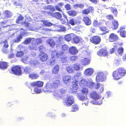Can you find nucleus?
I'll return each instance as SVG.
<instances>
[{"label":"nucleus","instance_id":"nucleus-1","mask_svg":"<svg viewBox=\"0 0 126 126\" xmlns=\"http://www.w3.org/2000/svg\"><path fill=\"white\" fill-rule=\"evenodd\" d=\"M60 84V81L59 80L54 81L52 83L48 82L46 84L44 90L45 92L49 93L54 91Z\"/></svg>","mask_w":126,"mask_h":126},{"label":"nucleus","instance_id":"nucleus-2","mask_svg":"<svg viewBox=\"0 0 126 126\" xmlns=\"http://www.w3.org/2000/svg\"><path fill=\"white\" fill-rule=\"evenodd\" d=\"M126 74V70L124 68L119 67L113 71L112 76L114 80H118L122 78Z\"/></svg>","mask_w":126,"mask_h":126},{"label":"nucleus","instance_id":"nucleus-3","mask_svg":"<svg viewBox=\"0 0 126 126\" xmlns=\"http://www.w3.org/2000/svg\"><path fill=\"white\" fill-rule=\"evenodd\" d=\"M80 73L75 74L73 78L74 80L72 81V90L73 92H76L79 88L78 78L81 75Z\"/></svg>","mask_w":126,"mask_h":126},{"label":"nucleus","instance_id":"nucleus-4","mask_svg":"<svg viewBox=\"0 0 126 126\" xmlns=\"http://www.w3.org/2000/svg\"><path fill=\"white\" fill-rule=\"evenodd\" d=\"M61 55L56 50H53L51 52V57L50 60L47 61L48 64L50 66L54 65L56 63L55 59H58Z\"/></svg>","mask_w":126,"mask_h":126},{"label":"nucleus","instance_id":"nucleus-5","mask_svg":"<svg viewBox=\"0 0 126 126\" xmlns=\"http://www.w3.org/2000/svg\"><path fill=\"white\" fill-rule=\"evenodd\" d=\"M11 70L13 73L15 75L19 76L22 74V70L20 67L18 65H15L12 67Z\"/></svg>","mask_w":126,"mask_h":126},{"label":"nucleus","instance_id":"nucleus-6","mask_svg":"<svg viewBox=\"0 0 126 126\" xmlns=\"http://www.w3.org/2000/svg\"><path fill=\"white\" fill-rule=\"evenodd\" d=\"M105 21L104 20H102V24L98 26L99 30L103 32L101 34V35H103L109 32V31L107 29L106 26L104 25Z\"/></svg>","mask_w":126,"mask_h":126},{"label":"nucleus","instance_id":"nucleus-7","mask_svg":"<svg viewBox=\"0 0 126 126\" xmlns=\"http://www.w3.org/2000/svg\"><path fill=\"white\" fill-rule=\"evenodd\" d=\"M114 48H112L110 51V53L112 54L115 52L117 50V53L115 52L116 54H118L119 55H122L124 51V49L122 47H120L117 49V45L113 46Z\"/></svg>","mask_w":126,"mask_h":126},{"label":"nucleus","instance_id":"nucleus-8","mask_svg":"<svg viewBox=\"0 0 126 126\" xmlns=\"http://www.w3.org/2000/svg\"><path fill=\"white\" fill-rule=\"evenodd\" d=\"M90 40L92 43L95 45H97L100 43L101 39L100 36L96 35L91 37Z\"/></svg>","mask_w":126,"mask_h":126},{"label":"nucleus","instance_id":"nucleus-9","mask_svg":"<svg viewBox=\"0 0 126 126\" xmlns=\"http://www.w3.org/2000/svg\"><path fill=\"white\" fill-rule=\"evenodd\" d=\"M74 99L73 96L70 95L68 96L66 98L65 102L66 105L69 106L74 103Z\"/></svg>","mask_w":126,"mask_h":126},{"label":"nucleus","instance_id":"nucleus-10","mask_svg":"<svg viewBox=\"0 0 126 126\" xmlns=\"http://www.w3.org/2000/svg\"><path fill=\"white\" fill-rule=\"evenodd\" d=\"M119 38L118 36L114 33H110L108 37L109 41L110 42H113L118 41Z\"/></svg>","mask_w":126,"mask_h":126},{"label":"nucleus","instance_id":"nucleus-11","mask_svg":"<svg viewBox=\"0 0 126 126\" xmlns=\"http://www.w3.org/2000/svg\"><path fill=\"white\" fill-rule=\"evenodd\" d=\"M97 54L100 56H108V53L106 49L101 48L97 52Z\"/></svg>","mask_w":126,"mask_h":126},{"label":"nucleus","instance_id":"nucleus-12","mask_svg":"<svg viewBox=\"0 0 126 126\" xmlns=\"http://www.w3.org/2000/svg\"><path fill=\"white\" fill-rule=\"evenodd\" d=\"M44 84V83L43 82L38 80L31 83L30 84V85L32 87H36L37 88H40L42 87Z\"/></svg>","mask_w":126,"mask_h":126},{"label":"nucleus","instance_id":"nucleus-13","mask_svg":"<svg viewBox=\"0 0 126 126\" xmlns=\"http://www.w3.org/2000/svg\"><path fill=\"white\" fill-rule=\"evenodd\" d=\"M89 97L90 98L95 100L99 99L100 98L99 95L96 91H93L90 92L89 94Z\"/></svg>","mask_w":126,"mask_h":126},{"label":"nucleus","instance_id":"nucleus-14","mask_svg":"<svg viewBox=\"0 0 126 126\" xmlns=\"http://www.w3.org/2000/svg\"><path fill=\"white\" fill-rule=\"evenodd\" d=\"M71 76L69 75H66L63 77L62 81L65 84L70 82L72 79Z\"/></svg>","mask_w":126,"mask_h":126},{"label":"nucleus","instance_id":"nucleus-15","mask_svg":"<svg viewBox=\"0 0 126 126\" xmlns=\"http://www.w3.org/2000/svg\"><path fill=\"white\" fill-rule=\"evenodd\" d=\"M106 79L105 76L102 73H99L96 77V79L97 81H103Z\"/></svg>","mask_w":126,"mask_h":126},{"label":"nucleus","instance_id":"nucleus-16","mask_svg":"<svg viewBox=\"0 0 126 126\" xmlns=\"http://www.w3.org/2000/svg\"><path fill=\"white\" fill-rule=\"evenodd\" d=\"M69 52L73 55H75L78 52L76 47L75 46H71L68 49Z\"/></svg>","mask_w":126,"mask_h":126},{"label":"nucleus","instance_id":"nucleus-17","mask_svg":"<svg viewBox=\"0 0 126 126\" xmlns=\"http://www.w3.org/2000/svg\"><path fill=\"white\" fill-rule=\"evenodd\" d=\"M39 57L41 61L42 62H44L47 60L48 56L47 54L45 53H43L39 54Z\"/></svg>","mask_w":126,"mask_h":126},{"label":"nucleus","instance_id":"nucleus-18","mask_svg":"<svg viewBox=\"0 0 126 126\" xmlns=\"http://www.w3.org/2000/svg\"><path fill=\"white\" fill-rule=\"evenodd\" d=\"M94 10V8L93 7L90 6L88 8L83 10L82 13L83 14L87 15L90 12H92Z\"/></svg>","mask_w":126,"mask_h":126},{"label":"nucleus","instance_id":"nucleus-19","mask_svg":"<svg viewBox=\"0 0 126 126\" xmlns=\"http://www.w3.org/2000/svg\"><path fill=\"white\" fill-rule=\"evenodd\" d=\"M1 43L3 44L2 48V51L5 53L7 51V48L9 47L8 42L7 40H5Z\"/></svg>","mask_w":126,"mask_h":126},{"label":"nucleus","instance_id":"nucleus-20","mask_svg":"<svg viewBox=\"0 0 126 126\" xmlns=\"http://www.w3.org/2000/svg\"><path fill=\"white\" fill-rule=\"evenodd\" d=\"M82 20L86 25L89 26L91 24L92 22L91 19L87 16L84 17Z\"/></svg>","mask_w":126,"mask_h":126},{"label":"nucleus","instance_id":"nucleus-21","mask_svg":"<svg viewBox=\"0 0 126 126\" xmlns=\"http://www.w3.org/2000/svg\"><path fill=\"white\" fill-rule=\"evenodd\" d=\"M73 42L77 44L79 42H82V38L78 36H75L73 38Z\"/></svg>","mask_w":126,"mask_h":126},{"label":"nucleus","instance_id":"nucleus-22","mask_svg":"<svg viewBox=\"0 0 126 126\" xmlns=\"http://www.w3.org/2000/svg\"><path fill=\"white\" fill-rule=\"evenodd\" d=\"M93 72V70L91 68H88L85 70L84 73L85 75L89 76L92 74Z\"/></svg>","mask_w":126,"mask_h":126},{"label":"nucleus","instance_id":"nucleus-23","mask_svg":"<svg viewBox=\"0 0 126 126\" xmlns=\"http://www.w3.org/2000/svg\"><path fill=\"white\" fill-rule=\"evenodd\" d=\"M8 66V63L4 61L0 62V68L1 69H6Z\"/></svg>","mask_w":126,"mask_h":126},{"label":"nucleus","instance_id":"nucleus-24","mask_svg":"<svg viewBox=\"0 0 126 126\" xmlns=\"http://www.w3.org/2000/svg\"><path fill=\"white\" fill-rule=\"evenodd\" d=\"M79 85L80 86L84 87L88 85V82L85 79H82L79 81Z\"/></svg>","mask_w":126,"mask_h":126},{"label":"nucleus","instance_id":"nucleus-25","mask_svg":"<svg viewBox=\"0 0 126 126\" xmlns=\"http://www.w3.org/2000/svg\"><path fill=\"white\" fill-rule=\"evenodd\" d=\"M25 34L26 33L25 32H22V34H21L17 37L16 39L14 40V42L17 43L20 42L21 40L23 38L22 36L25 35Z\"/></svg>","mask_w":126,"mask_h":126},{"label":"nucleus","instance_id":"nucleus-26","mask_svg":"<svg viewBox=\"0 0 126 126\" xmlns=\"http://www.w3.org/2000/svg\"><path fill=\"white\" fill-rule=\"evenodd\" d=\"M29 78L32 79H35L39 77V75L35 73H31L29 75Z\"/></svg>","mask_w":126,"mask_h":126},{"label":"nucleus","instance_id":"nucleus-27","mask_svg":"<svg viewBox=\"0 0 126 126\" xmlns=\"http://www.w3.org/2000/svg\"><path fill=\"white\" fill-rule=\"evenodd\" d=\"M60 67L58 65H55L52 70V73L53 74H57L59 72Z\"/></svg>","mask_w":126,"mask_h":126},{"label":"nucleus","instance_id":"nucleus-28","mask_svg":"<svg viewBox=\"0 0 126 126\" xmlns=\"http://www.w3.org/2000/svg\"><path fill=\"white\" fill-rule=\"evenodd\" d=\"M81 22L79 20L77 22H76L75 19L73 18H71L69 20V23L72 26H74L76 24H80Z\"/></svg>","mask_w":126,"mask_h":126},{"label":"nucleus","instance_id":"nucleus-29","mask_svg":"<svg viewBox=\"0 0 126 126\" xmlns=\"http://www.w3.org/2000/svg\"><path fill=\"white\" fill-rule=\"evenodd\" d=\"M52 17L58 19H60L62 17V16L61 14L59 12H56L54 13L53 12Z\"/></svg>","mask_w":126,"mask_h":126},{"label":"nucleus","instance_id":"nucleus-30","mask_svg":"<svg viewBox=\"0 0 126 126\" xmlns=\"http://www.w3.org/2000/svg\"><path fill=\"white\" fill-rule=\"evenodd\" d=\"M41 21L43 23V26H44L50 27L53 25L52 23L48 20H41Z\"/></svg>","mask_w":126,"mask_h":126},{"label":"nucleus","instance_id":"nucleus-31","mask_svg":"<svg viewBox=\"0 0 126 126\" xmlns=\"http://www.w3.org/2000/svg\"><path fill=\"white\" fill-rule=\"evenodd\" d=\"M118 26L119 24L117 21L115 20L112 22L111 27L113 29L116 30L118 28Z\"/></svg>","mask_w":126,"mask_h":126},{"label":"nucleus","instance_id":"nucleus-32","mask_svg":"<svg viewBox=\"0 0 126 126\" xmlns=\"http://www.w3.org/2000/svg\"><path fill=\"white\" fill-rule=\"evenodd\" d=\"M3 14L5 17L7 18L11 17L12 16L11 12L8 10L5 11Z\"/></svg>","mask_w":126,"mask_h":126},{"label":"nucleus","instance_id":"nucleus-33","mask_svg":"<svg viewBox=\"0 0 126 126\" xmlns=\"http://www.w3.org/2000/svg\"><path fill=\"white\" fill-rule=\"evenodd\" d=\"M82 64L84 65H88L90 63L89 60L87 58H84L81 60Z\"/></svg>","mask_w":126,"mask_h":126},{"label":"nucleus","instance_id":"nucleus-34","mask_svg":"<svg viewBox=\"0 0 126 126\" xmlns=\"http://www.w3.org/2000/svg\"><path fill=\"white\" fill-rule=\"evenodd\" d=\"M67 13L70 16L74 17L76 16L77 14V12L74 10H71L68 11Z\"/></svg>","mask_w":126,"mask_h":126},{"label":"nucleus","instance_id":"nucleus-35","mask_svg":"<svg viewBox=\"0 0 126 126\" xmlns=\"http://www.w3.org/2000/svg\"><path fill=\"white\" fill-rule=\"evenodd\" d=\"M102 20L101 21L99 22L96 19H95L94 20L93 23V26L95 27H98L100 25L102 24Z\"/></svg>","mask_w":126,"mask_h":126},{"label":"nucleus","instance_id":"nucleus-36","mask_svg":"<svg viewBox=\"0 0 126 126\" xmlns=\"http://www.w3.org/2000/svg\"><path fill=\"white\" fill-rule=\"evenodd\" d=\"M24 19V17L21 14H20L17 18L16 20V23L18 24L21 21L23 20Z\"/></svg>","mask_w":126,"mask_h":126},{"label":"nucleus","instance_id":"nucleus-37","mask_svg":"<svg viewBox=\"0 0 126 126\" xmlns=\"http://www.w3.org/2000/svg\"><path fill=\"white\" fill-rule=\"evenodd\" d=\"M42 12L45 16L52 17L53 12L50 11H43Z\"/></svg>","mask_w":126,"mask_h":126},{"label":"nucleus","instance_id":"nucleus-38","mask_svg":"<svg viewBox=\"0 0 126 126\" xmlns=\"http://www.w3.org/2000/svg\"><path fill=\"white\" fill-rule=\"evenodd\" d=\"M68 49V47L67 45H64L62 46V50L63 53L66 52Z\"/></svg>","mask_w":126,"mask_h":126},{"label":"nucleus","instance_id":"nucleus-39","mask_svg":"<svg viewBox=\"0 0 126 126\" xmlns=\"http://www.w3.org/2000/svg\"><path fill=\"white\" fill-rule=\"evenodd\" d=\"M81 93L84 95H87L89 93L88 89L87 88H83L81 91Z\"/></svg>","mask_w":126,"mask_h":126},{"label":"nucleus","instance_id":"nucleus-40","mask_svg":"<svg viewBox=\"0 0 126 126\" xmlns=\"http://www.w3.org/2000/svg\"><path fill=\"white\" fill-rule=\"evenodd\" d=\"M45 10L49 9L52 11L54 12L55 10L54 7L51 5H48L47 6L45 7L44 8Z\"/></svg>","mask_w":126,"mask_h":126},{"label":"nucleus","instance_id":"nucleus-41","mask_svg":"<svg viewBox=\"0 0 126 126\" xmlns=\"http://www.w3.org/2000/svg\"><path fill=\"white\" fill-rule=\"evenodd\" d=\"M110 9L112 13L114 14V16H115L116 17L118 13L117 9L115 8H114L112 7H110Z\"/></svg>","mask_w":126,"mask_h":126},{"label":"nucleus","instance_id":"nucleus-42","mask_svg":"<svg viewBox=\"0 0 126 126\" xmlns=\"http://www.w3.org/2000/svg\"><path fill=\"white\" fill-rule=\"evenodd\" d=\"M79 110L78 106L76 104H74L72 105V108L71 111L72 112H75Z\"/></svg>","mask_w":126,"mask_h":126},{"label":"nucleus","instance_id":"nucleus-43","mask_svg":"<svg viewBox=\"0 0 126 126\" xmlns=\"http://www.w3.org/2000/svg\"><path fill=\"white\" fill-rule=\"evenodd\" d=\"M37 46L36 44L34 43H32L29 46V48L31 50H36Z\"/></svg>","mask_w":126,"mask_h":126},{"label":"nucleus","instance_id":"nucleus-44","mask_svg":"<svg viewBox=\"0 0 126 126\" xmlns=\"http://www.w3.org/2000/svg\"><path fill=\"white\" fill-rule=\"evenodd\" d=\"M73 68L74 70L75 71H78L80 69L79 65L77 63L74 64L73 65Z\"/></svg>","mask_w":126,"mask_h":126},{"label":"nucleus","instance_id":"nucleus-45","mask_svg":"<svg viewBox=\"0 0 126 126\" xmlns=\"http://www.w3.org/2000/svg\"><path fill=\"white\" fill-rule=\"evenodd\" d=\"M39 50L41 53H44L46 50L45 48L43 46H41L39 47Z\"/></svg>","mask_w":126,"mask_h":126},{"label":"nucleus","instance_id":"nucleus-46","mask_svg":"<svg viewBox=\"0 0 126 126\" xmlns=\"http://www.w3.org/2000/svg\"><path fill=\"white\" fill-rule=\"evenodd\" d=\"M24 53L21 51H17L16 54V56L17 57H21L23 56Z\"/></svg>","mask_w":126,"mask_h":126},{"label":"nucleus","instance_id":"nucleus-47","mask_svg":"<svg viewBox=\"0 0 126 126\" xmlns=\"http://www.w3.org/2000/svg\"><path fill=\"white\" fill-rule=\"evenodd\" d=\"M66 71L69 73H71L74 72L73 69L71 66H68L66 68Z\"/></svg>","mask_w":126,"mask_h":126},{"label":"nucleus","instance_id":"nucleus-48","mask_svg":"<svg viewBox=\"0 0 126 126\" xmlns=\"http://www.w3.org/2000/svg\"><path fill=\"white\" fill-rule=\"evenodd\" d=\"M87 97L86 95L85 96L83 95H81L79 97V99L82 101H84L87 99Z\"/></svg>","mask_w":126,"mask_h":126},{"label":"nucleus","instance_id":"nucleus-49","mask_svg":"<svg viewBox=\"0 0 126 126\" xmlns=\"http://www.w3.org/2000/svg\"><path fill=\"white\" fill-rule=\"evenodd\" d=\"M31 40L32 39L31 38H28L24 40L23 42V43L25 44H28L31 42Z\"/></svg>","mask_w":126,"mask_h":126},{"label":"nucleus","instance_id":"nucleus-50","mask_svg":"<svg viewBox=\"0 0 126 126\" xmlns=\"http://www.w3.org/2000/svg\"><path fill=\"white\" fill-rule=\"evenodd\" d=\"M84 6V5L82 4H76L74 5L73 6L75 8H83Z\"/></svg>","mask_w":126,"mask_h":126},{"label":"nucleus","instance_id":"nucleus-51","mask_svg":"<svg viewBox=\"0 0 126 126\" xmlns=\"http://www.w3.org/2000/svg\"><path fill=\"white\" fill-rule=\"evenodd\" d=\"M48 43L50 46L52 47H53L55 46V41L53 40H50L49 41Z\"/></svg>","mask_w":126,"mask_h":126},{"label":"nucleus","instance_id":"nucleus-52","mask_svg":"<svg viewBox=\"0 0 126 126\" xmlns=\"http://www.w3.org/2000/svg\"><path fill=\"white\" fill-rule=\"evenodd\" d=\"M65 40L67 41H69L71 39V36L69 34L66 35L65 37Z\"/></svg>","mask_w":126,"mask_h":126},{"label":"nucleus","instance_id":"nucleus-53","mask_svg":"<svg viewBox=\"0 0 126 126\" xmlns=\"http://www.w3.org/2000/svg\"><path fill=\"white\" fill-rule=\"evenodd\" d=\"M8 26L5 22H0V27L1 28H5Z\"/></svg>","mask_w":126,"mask_h":126},{"label":"nucleus","instance_id":"nucleus-54","mask_svg":"<svg viewBox=\"0 0 126 126\" xmlns=\"http://www.w3.org/2000/svg\"><path fill=\"white\" fill-rule=\"evenodd\" d=\"M30 67H29L26 66L24 69V72L26 74H28L30 72Z\"/></svg>","mask_w":126,"mask_h":126},{"label":"nucleus","instance_id":"nucleus-55","mask_svg":"<svg viewBox=\"0 0 126 126\" xmlns=\"http://www.w3.org/2000/svg\"><path fill=\"white\" fill-rule=\"evenodd\" d=\"M34 92L36 93H40L41 92V90L37 87L35 88L34 89Z\"/></svg>","mask_w":126,"mask_h":126},{"label":"nucleus","instance_id":"nucleus-56","mask_svg":"<svg viewBox=\"0 0 126 126\" xmlns=\"http://www.w3.org/2000/svg\"><path fill=\"white\" fill-rule=\"evenodd\" d=\"M78 58V57L76 56H71L70 57V60L72 61H74L76 60Z\"/></svg>","mask_w":126,"mask_h":126},{"label":"nucleus","instance_id":"nucleus-57","mask_svg":"<svg viewBox=\"0 0 126 126\" xmlns=\"http://www.w3.org/2000/svg\"><path fill=\"white\" fill-rule=\"evenodd\" d=\"M120 34L122 37H126V31H124L123 32H120Z\"/></svg>","mask_w":126,"mask_h":126},{"label":"nucleus","instance_id":"nucleus-58","mask_svg":"<svg viewBox=\"0 0 126 126\" xmlns=\"http://www.w3.org/2000/svg\"><path fill=\"white\" fill-rule=\"evenodd\" d=\"M64 7L66 10H70L71 9V7L69 4H66L64 6Z\"/></svg>","mask_w":126,"mask_h":126},{"label":"nucleus","instance_id":"nucleus-59","mask_svg":"<svg viewBox=\"0 0 126 126\" xmlns=\"http://www.w3.org/2000/svg\"><path fill=\"white\" fill-rule=\"evenodd\" d=\"M62 38H59L56 41V42H57L58 43V44H56V47H59V46L60 45V44H61V40L62 39Z\"/></svg>","mask_w":126,"mask_h":126},{"label":"nucleus","instance_id":"nucleus-60","mask_svg":"<svg viewBox=\"0 0 126 126\" xmlns=\"http://www.w3.org/2000/svg\"><path fill=\"white\" fill-rule=\"evenodd\" d=\"M106 17L109 20H113L114 19L113 16L110 15H109L106 16Z\"/></svg>","mask_w":126,"mask_h":126},{"label":"nucleus","instance_id":"nucleus-61","mask_svg":"<svg viewBox=\"0 0 126 126\" xmlns=\"http://www.w3.org/2000/svg\"><path fill=\"white\" fill-rule=\"evenodd\" d=\"M28 58V56H25L22 58L21 60L22 62H24L27 60Z\"/></svg>","mask_w":126,"mask_h":126},{"label":"nucleus","instance_id":"nucleus-62","mask_svg":"<svg viewBox=\"0 0 126 126\" xmlns=\"http://www.w3.org/2000/svg\"><path fill=\"white\" fill-rule=\"evenodd\" d=\"M42 42V40L40 38H37L36 39V42L37 44L41 43Z\"/></svg>","mask_w":126,"mask_h":126},{"label":"nucleus","instance_id":"nucleus-63","mask_svg":"<svg viewBox=\"0 0 126 126\" xmlns=\"http://www.w3.org/2000/svg\"><path fill=\"white\" fill-rule=\"evenodd\" d=\"M55 7L57 11H58L60 12H62V10L61 9V8L60 7L57 5H56Z\"/></svg>","mask_w":126,"mask_h":126},{"label":"nucleus","instance_id":"nucleus-64","mask_svg":"<svg viewBox=\"0 0 126 126\" xmlns=\"http://www.w3.org/2000/svg\"><path fill=\"white\" fill-rule=\"evenodd\" d=\"M96 30L95 28L91 27L90 28V32L92 33H94L95 32Z\"/></svg>","mask_w":126,"mask_h":126}]
</instances>
